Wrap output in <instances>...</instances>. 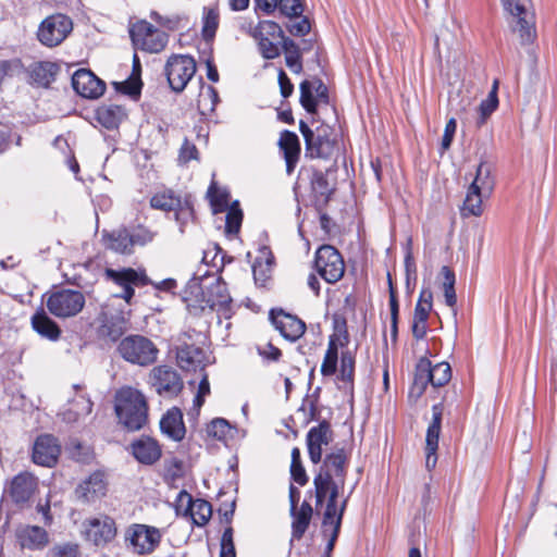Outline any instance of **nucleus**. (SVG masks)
Returning a JSON list of instances; mask_svg holds the SVG:
<instances>
[{"label": "nucleus", "instance_id": "5701e85b", "mask_svg": "<svg viewBox=\"0 0 557 557\" xmlns=\"http://www.w3.org/2000/svg\"><path fill=\"white\" fill-rule=\"evenodd\" d=\"M115 522L108 516H100L87 521L86 535L96 545H102L114 539Z\"/></svg>", "mask_w": 557, "mask_h": 557}, {"label": "nucleus", "instance_id": "9b49d317", "mask_svg": "<svg viewBox=\"0 0 557 557\" xmlns=\"http://www.w3.org/2000/svg\"><path fill=\"white\" fill-rule=\"evenodd\" d=\"M314 265L320 276L327 283L338 282L345 273L344 259L331 245H323L317 250Z\"/></svg>", "mask_w": 557, "mask_h": 557}, {"label": "nucleus", "instance_id": "f8f14e48", "mask_svg": "<svg viewBox=\"0 0 557 557\" xmlns=\"http://www.w3.org/2000/svg\"><path fill=\"white\" fill-rule=\"evenodd\" d=\"M164 72L172 90L183 91L196 73L194 58L185 54H174L166 61Z\"/></svg>", "mask_w": 557, "mask_h": 557}, {"label": "nucleus", "instance_id": "6e6552de", "mask_svg": "<svg viewBox=\"0 0 557 557\" xmlns=\"http://www.w3.org/2000/svg\"><path fill=\"white\" fill-rule=\"evenodd\" d=\"M104 275L121 288V292L115 293L113 296L125 300L127 305L132 304L135 287H143L149 283L145 271H137L132 268L106 269Z\"/></svg>", "mask_w": 557, "mask_h": 557}, {"label": "nucleus", "instance_id": "a211bd4d", "mask_svg": "<svg viewBox=\"0 0 557 557\" xmlns=\"http://www.w3.org/2000/svg\"><path fill=\"white\" fill-rule=\"evenodd\" d=\"M270 319L281 335L292 342L297 341L306 331V324L300 319L280 310H271Z\"/></svg>", "mask_w": 557, "mask_h": 557}, {"label": "nucleus", "instance_id": "7ed1b4c3", "mask_svg": "<svg viewBox=\"0 0 557 557\" xmlns=\"http://www.w3.org/2000/svg\"><path fill=\"white\" fill-rule=\"evenodd\" d=\"M492 172V164L486 161L479 163L474 178L468 187L463 205L460 209L463 218L480 216L483 213V201L491 197L495 187Z\"/></svg>", "mask_w": 557, "mask_h": 557}, {"label": "nucleus", "instance_id": "bb28decb", "mask_svg": "<svg viewBox=\"0 0 557 557\" xmlns=\"http://www.w3.org/2000/svg\"><path fill=\"white\" fill-rule=\"evenodd\" d=\"M134 457L145 465H152L161 457L158 442L151 437H141L132 444Z\"/></svg>", "mask_w": 557, "mask_h": 557}, {"label": "nucleus", "instance_id": "9d476101", "mask_svg": "<svg viewBox=\"0 0 557 557\" xmlns=\"http://www.w3.org/2000/svg\"><path fill=\"white\" fill-rule=\"evenodd\" d=\"M73 29L72 20L64 14H52L46 17L37 32L38 40L46 47L59 46Z\"/></svg>", "mask_w": 557, "mask_h": 557}, {"label": "nucleus", "instance_id": "f03ea898", "mask_svg": "<svg viewBox=\"0 0 557 557\" xmlns=\"http://www.w3.org/2000/svg\"><path fill=\"white\" fill-rule=\"evenodd\" d=\"M114 407L119 422L127 430L138 431L147 423L148 404L140 391L131 386L120 388Z\"/></svg>", "mask_w": 557, "mask_h": 557}, {"label": "nucleus", "instance_id": "5fc2aeb1", "mask_svg": "<svg viewBox=\"0 0 557 557\" xmlns=\"http://www.w3.org/2000/svg\"><path fill=\"white\" fill-rule=\"evenodd\" d=\"M277 4L282 14L288 17H298L304 12L300 0H280Z\"/></svg>", "mask_w": 557, "mask_h": 557}, {"label": "nucleus", "instance_id": "393cba45", "mask_svg": "<svg viewBox=\"0 0 557 557\" xmlns=\"http://www.w3.org/2000/svg\"><path fill=\"white\" fill-rule=\"evenodd\" d=\"M332 441V431L327 422L323 421L312 428L307 434V445L310 460L318 463L322 458V446L329 445Z\"/></svg>", "mask_w": 557, "mask_h": 557}, {"label": "nucleus", "instance_id": "473e14b6", "mask_svg": "<svg viewBox=\"0 0 557 557\" xmlns=\"http://www.w3.org/2000/svg\"><path fill=\"white\" fill-rule=\"evenodd\" d=\"M97 121L108 129H113L125 119L126 113L121 106H103L97 110Z\"/></svg>", "mask_w": 557, "mask_h": 557}, {"label": "nucleus", "instance_id": "09e8293b", "mask_svg": "<svg viewBox=\"0 0 557 557\" xmlns=\"http://www.w3.org/2000/svg\"><path fill=\"white\" fill-rule=\"evenodd\" d=\"M243 221V212L239 209V205L235 201L228 209L226 214L225 230L228 234H237L239 232Z\"/></svg>", "mask_w": 557, "mask_h": 557}, {"label": "nucleus", "instance_id": "a878e982", "mask_svg": "<svg viewBox=\"0 0 557 557\" xmlns=\"http://www.w3.org/2000/svg\"><path fill=\"white\" fill-rule=\"evenodd\" d=\"M107 481L102 472H94L83 481L75 490L78 499L85 503L95 502L107 493Z\"/></svg>", "mask_w": 557, "mask_h": 557}, {"label": "nucleus", "instance_id": "0eeeda50", "mask_svg": "<svg viewBox=\"0 0 557 557\" xmlns=\"http://www.w3.org/2000/svg\"><path fill=\"white\" fill-rule=\"evenodd\" d=\"M48 311L59 319L76 317L85 307V295L77 289L60 288L48 293L45 300Z\"/></svg>", "mask_w": 557, "mask_h": 557}, {"label": "nucleus", "instance_id": "49530a36", "mask_svg": "<svg viewBox=\"0 0 557 557\" xmlns=\"http://www.w3.org/2000/svg\"><path fill=\"white\" fill-rule=\"evenodd\" d=\"M314 84L312 81H304L300 84V103L309 112L314 113L317 110V101L313 95Z\"/></svg>", "mask_w": 557, "mask_h": 557}, {"label": "nucleus", "instance_id": "72a5a7b5", "mask_svg": "<svg viewBox=\"0 0 557 557\" xmlns=\"http://www.w3.org/2000/svg\"><path fill=\"white\" fill-rule=\"evenodd\" d=\"M355 376V355L351 350L346 349L341 354V367L337 374V380L344 384L345 387L352 389Z\"/></svg>", "mask_w": 557, "mask_h": 557}, {"label": "nucleus", "instance_id": "c03bdc74", "mask_svg": "<svg viewBox=\"0 0 557 557\" xmlns=\"http://www.w3.org/2000/svg\"><path fill=\"white\" fill-rule=\"evenodd\" d=\"M208 197L214 213L223 212L227 209L230 195L226 190L218 188L214 183L208 189Z\"/></svg>", "mask_w": 557, "mask_h": 557}, {"label": "nucleus", "instance_id": "39448f33", "mask_svg": "<svg viewBox=\"0 0 557 557\" xmlns=\"http://www.w3.org/2000/svg\"><path fill=\"white\" fill-rule=\"evenodd\" d=\"M117 354L132 364L148 367L158 359L159 349L148 337L143 335H128L117 345Z\"/></svg>", "mask_w": 557, "mask_h": 557}, {"label": "nucleus", "instance_id": "4be33fe9", "mask_svg": "<svg viewBox=\"0 0 557 557\" xmlns=\"http://www.w3.org/2000/svg\"><path fill=\"white\" fill-rule=\"evenodd\" d=\"M300 132L305 138L306 151L311 158H327L332 150V144L325 132L317 129V134L304 122L299 123Z\"/></svg>", "mask_w": 557, "mask_h": 557}, {"label": "nucleus", "instance_id": "4c0bfd02", "mask_svg": "<svg viewBox=\"0 0 557 557\" xmlns=\"http://www.w3.org/2000/svg\"><path fill=\"white\" fill-rule=\"evenodd\" d=\"M219 97L214 87L210 85H203L200 88L197 107L201 114H208L214 111L218 103Z\"/></svg>", "mask_w": 557, "mask_h": 557}, {"label": "nucleus", "instance_id": "a19ab883", "mask_svg": "<svg viewBox=\"0 0 557 557\" xmlns=\"http://www.w3.org/2000/svg\"><path fill=\"white\" fill-rule=\"evenodd\" d=\"M441 274L444 277L443 290L445 302L447 306L453 308L457 302V296L455 292V273L447 265H444L441 269Z\"/></svg>", "mask_w": 557, "mask_h": 557}, {"label": "nucleus", "instance_id": "3c124183", "mask_svg": "<svg viewBox=\"0 0 557 557\" xmlns=\"http://www.w3.org/2000/svg\"><path fill=\"white\" fill-rule=\"evenodd\" d=\"M225 292L226 288L223 284L216 283L215 285H213L211 287V294L216 295V298H209L207 305L211 309L226 308L231 302V298Z\"/></svg>", "mask_w": 557, "mask_h": 557}, {"label": "nucleus", "instance_id": "052dcab7", "mask_svg": "<svg viewBox=\"0 0 557 557\" xmlns=\"http://www.w3.org/2000/svg\"><path fill=\"white\" fill-rule=\"evenodd\" d=\"M287 29L293 36H305L310 32L311 25L307 17H302L300 21L287 25Z\"/></svg>", "mask_w": 557, "mask_h": 557}, {"label": "nucleus", "instance_id": "7c9ffc66", "mask_svg": "<svg viewBox=\"0 0 557 557\" xmlns=\"http://www.w3.org/2000/svg\"><path fill=\"white\" fill-rule=\"evenodd\" d=\"M313 509L308 502H304L299 508H290L292 540H300L309 528Z\"/></svg>", "mask_w": 557, "mask_h": 557}, {"label": "nucleus", "instance_id": "ddd939ff", "mask_svg": "<svg viewBox=\"0 0 557 557\" xmlns=\"http://www.w3.org/2000/svg\"><path fill=\"white\" fill-rule=\"evenodd\" d=\"M150 386L158 395L165 398L177 396L183 389V380L172 367H154L148 375Z\"/></svg>", "mask_w": 557, "mask_h": 557}, {"label": "nucleus", "instance_id": "de8ad7c7", "mask_svg": "<svg viewBox=\"0 0 557 557\" xmlns=\"http://www.w3.org/2000/svg\"><path fill=\"white\" fill-rule=\"evenodd\" d=\"M141 79L140 77L131 75L124 82H115L114 87L117 91L128 95L132 98H138L141 90Z\"/></svg>", "mask_w": 557, "mask_h": 557}, {"label": "nucleus", "instance_id": "69168bd1", "mask_svg": "<svg viewBox=\"0 0 557 557\" xmlns=\"http://www.w3.org/2000/svg\"><path fill=\"white\" fill-rule=\"evenodd\" d=\"M290 474L293 480L299 485L304 486L307 484L308 476L306 474L302 463L290 465Z\"/></svg>", "mask_w": 557, "mask_h": 557}, {"label": "nucleus", "instance_id": "13d9d810", "mask_svg": "<svg viewBox=\"0 0 557 557\" xmlns=\"http://www.w3.org/2000/svg\"><path fill=\"white\" fill-rule=\"evenodd\" d=\"M198 158V150L196 146L188 140H185L181 147L178 161L181 163H187L190 160H196Z\"/></svg>", "mask_w": 557, "mask_h": 557}, {"label": "nucleus", "instance_id": "864d4df0", "mask_svg": "<svg viewBox=\"0 0 557 557\" xmlns=\"http://www.w3.org/2000/svg\"><path fill=\"white\" fill-rule=\"evenodd\" d=\"M311 186L312 190L323 198H327L332 193L327 178L320 172L313 174Z\"/></svg>", "mask_w": 557, "mask_h": 557}, {"label": "nucleus", "instance_id": "423d86ee", "mask_svg": "<svg viewBox=\"0 0 557 557\" xmlns=\"http://www.w3.org/2000/svg\"><path fill=\"white\" fill-rule=\"evenodd\" d=\"M451 379V369L447 362H438L431 366L426 358H421L416 367L413 382L410 388V396L420 397L429 383L434 387L447 384Z\"/></svg>", "mask_w": 557, "mask_h": 557}, {"label": "nucleus", "instance_id": "e433bc0d", "mask_svg": "<svg viewBox=\"0 0 557 557\" xmlns=\"http://www.w3.org/2000/svg\"><path fill=\"white\" fill-rule=\"evenodd\" d=\"M498 81H495L493 87L487 96L478 108L479 119L476 121L478 126H482L488 116L496 110L498 106L497 98Z\"/></svg>", "mask_w": 557, "mask_h": 557}, {"label": "nucleus", "instance_id": "37998d69", "mask_svg": "<svg viewBox=\"0 0 557 557\" xmlns=\"http://www.w3.org/2000/svg\"><path fill=\"white\" fill-rule=\"evenodd\" d=\"M433 293L429 288L421 290L418 302L414 308L413 318L420 321H428L430 311L432 310Z\"/></svg>", "mask_w": 557, "mask_h": 557}, {"label": "nucleus", "instance_id": "6ab92c4d", "mask_svg": "<svg viewBox=\"0 0 557 557\" xmlns=\"http://www.w3.org/2000/svg\"><path fill=\"white\" fill-rule=\"evenodd\" d=\"M72 86L78 95L90 99L102 96L106 90L104 83L91 71L86 69L77 70L74 73L72 77Z\"/></svg>", "mask_w": 557, "mask_h": 557}, {"label": "nucleus", "instance_id": "dca6fc26", "mask_svg": "<svg viewBox=\"0 0 557 557\" xmlns=\"http://www.w3.org/2000/svg\"><path fill=\"white\" fill-rule=\"evenodd\" d=\"M191 334L185 332L177 337L176 359L178 366L185 371L203 370L206 366V351L189 343Z\"/></svg>", "mask_w": 557, "mask_h": 557}, {"label": "nucleus", "instance_id": "0e129e2a", "mask_svg": "<svg viewBox=\"0 0 557 557\" xmlns=\"http://www.w3.org/2000/svg\"><path fill=\"white\" fill-rule=\"evenodd\" d=\"M258 352L262 357H264L269 360H273V361L278 360V358L281 357V350L270 343H268L263 346H258Z\"/></svg>", "mask_w": 557, "mask_h": 557}, {"label": "nucleus", "instance_id": "a18cd8bd", "mask_svg": "<svg viewBox=\"0 0 557 557\" xmlns=\"http://www.w3.org/2000/svg\"><path fill=\"white\" fill-rule=\"evenodd\" d=\"M253 37H269V38H286L281 26L272 21H262L252 32Z\"/></svg>", "mask_w": 557, "mask_h": 557}, {"label": "nucleus", "instance_id": "58836bf2", "mask_svg": "<svg viewBox=\"0 0 557 557\" xmlns=\"http://www.w3.org/2000/svg\"><path fill=\"white\" fill-rule=\"evenodd\" d=\"M150 205L154 209L169 212L176 210L181 206V199L172 190H164L156 194L151 198Z\"/></svg>", "mask_w": 557, "mask_h": 557}, {"label": "nucleus", "instance_id": "680f3d73", "mask_svg": "<svg viewBox=\"0 0 557 557\" xmlns=\"http://www.w3.org/2000/svg\"><path fill=\"white\" fill-rule=\"evenodd\" d=\"M278 85L281 95L284 98H288L293 94L294 86L283 70L278 72Z\"/></svg>", "mask_w": 557, "mask_h": 557}, {"label": "nucleus", "instance_id": "bf43d9fd", "mask_svg": "<svg viewBox=\"0 0 557 557\" xmlns=\"http://www.w3.org/2000/svg\"><path fill=\"white\" fill-rule=\"evenodd\" d=\"M153 236H154L153 233L150 232L149 230L144 228V227H138L133 233H131L133 247L135 245L143 246V245L151 242L153 239Z\"/></svg>", "mask_w": 557, "mask_h": 557}, {"label": "nucleus", "instance_id": "20e7f679", "mask_svg": "<svg viewBox=\"0 0 557 557\" xmlns=\"http://www.w3.org/2000/svg\"><path fill=\"white\" fill-rule=\"evenodd\" d=\"M504 11L510 16V28L519 35L522 45L536 38L535 14L531 0H500Z\"/></svg>", "mask_w": 557, "mask_h": 557}, {"label": "nucleus", "instance_id": "338daca9", "mask_svg": "<svg viewBox=\"0 0 557 557\" xmlns=\"http://www.w3.org/2000/svg\"><path fill=\"white\" fill-rule=\"evenodd\" d=\"M210 393V385L207 374H205L199 383L198 394L195 398V404L200 407L203 404L205 396Z\"/></svg>", "mask_w": 557, "mask_h": 557}, {"label": "nucleus", "instance_id": "ea45409f", "mask_svg": "<svg viewBox=\"0 0 557 557\" xmlns=\"http://www.w3.org/2000/svg\"><path fill=\"white\" fill-rule=\"evenodd\" d=\"M338 361V346L334 337H331L325 352L323 362L321 364V374L324 376L334 375L337 371Z\"/></svg>", "mask_w": 557, "mask_h": 557}, {"label": "nucleus", "instance_id": "6e6d98bb", "mask_svg": "<svg viewBox=\"0 0 557 557\" xmlns=\"http://www.w3.org/2000/svg\"><path fill=\"white\" fill-rule=\"evenodd\" d=\"M259 42L260 51L265 59H274L280 55L278 47L269 37H253Z\"/></svg>", "mask_w": 557, "mask_h": 557}, {"label": "nucleus", "instance_id": "f704fd0d", "mask_svg": "<svg viewBox=\"0 0 557 557\" xmlns=\"http://www.w3.org/2000/svg\"><path fill=\"white\" fill-rule=\"evenodd\" d=\"M282 48L285 53L286 65L295 73H300L302 71L301 64V51L298 45L286 37L282 40Z\"/></svg>", "mask_w": 557, "mask_h": 557}, {"label": "nucleus", "instance_id": "1a4fd4ad", "mask_svg": "<svg viewBox=\"0 0 557 557\" xmlns=\"http://www.w3.org/2000/svg\"><path fill=\"white\" fill-rule=\"evenodd\" d=\"M129 35L136 49L150 53L162 51L168 42V35L154 28L146 21H139L132 25Z\"/></svg>", "mask_w": 557, "mask_h": 557}, {"label": "nucleus", "instance_id": "aec40b11", "mask_svg": "<svg viewBox=\"0 0 557 557\" xmlns=\"http://www.w3.org/2000/svg\"><path fill=\"white\" fill-rule=\"evenodd\" d=\"M443 407L441 404L432 407V422L430 423L426 431L425 438V466L429 470L433 469L437 462L436 451L438 448V438L441 433Z\"/></svg>", "mask_w": 557, "mask_h": 557}, {"label": "nucleus", "instance_id": "e2e57ef3", "mask_svg": "<svg viewBox=\"0 0 557 557\" xmlns=\"http://www.w3.org/2000/svg\"><path fill=\"white\" fill-rule=\"evenodd\" d=\"M459 96L456 98H450L449 106L450 109L455 111L456 114H462L467 112V109L471 106V98L469 96L461 97L460 101L456 103V100Z\"/></svg>", "mask_w": 557, "mask_h": 557}, {"label": "nucleus", "instance_id": "c756f323", "mask_svg": "<svg viewBox=\"0 0 557 557\" xmlns=\"http://www.w3.org/2000/svg\"><path fill=\"white\" fill-rule=\"evenodd\" d=\"M161 431L174 441H181L185 436L183 414L180 409H170L160 421Z\"/></svg>", "mask_w": 557, "mask_h": 557}, {"label": "nucleus", "instance_id": "c85d7f7f", "mask_svg": "<svg viewBox=\"0 0 557 557\" xmlns=\"http://www.w3.org/2000/svg\"><path fill=\"white\" fill-rule=\"evenodd\" d=\"M278 145L284 152L286 171L288 174H290L299 159L300 144L298 136L293 132L284 131L281 134Z\"/></svg>", "mask_w": 557, "mask_h": 557}, {"label": "nucleus", "instance_id": "cd10ccee", "mask_svg": "<svg viewBox=\"0 0 557 557\" xmlns=\"http://www.w3.org/2000/svg\"><path fill=\"white\" fill-rule=\"evenodd\" d=\"M181 499L186 500L185 515H189L195 524L205 525L209 521L212 515V508L207 500H194L185 491L181 492Z\"/></svg>", "mask_w": 557, "mask_h": 557}, {"label": "nucleus", "instance_id": "2f4dec72", "mask_svg": "<svg viewBox=\"0 0 557 557\" xmlns=\"http://www.w3.org/2000/svg\"><path fill=\"white\" fill-rule=\"evenodd\" d=\"M32 326L40 336L49 341H58L61 336L59 325L42 309L32 317Z\"/></svg>", "mask_w": 557, "mask_h": 557}, {"label": "nucleus", "instance_id": "4d7b16f0", "mask_svg": "<svg viewBox=\"0 0 557 557\" xmlns=\"http://www.w3.org/2000/svg\"><path fill=\"white\" fill-rule=\"evenodd\" d=\"M456 128H457L456 119L455 117L449 119L448 122L446 123V126L444 129V135H443L442 143H441L443 151H446L450 148L451 141L454 139V135L456 133Z\"/></svg>", "mask_w": 557, "mask_h": 557}, {"label": "nucleus", "instance_id": "412c9836", "mask_svg": "<svg viewBox=\"0 0 557 557\" xmlns=\"http://www.w3.org/2000/svg\"><path fill=\"white\" fill-rule=\"evenodd\" d=\"M61 453L60 444L52 435H40L33 447V460L44 467H53Z\"/></svg>", "mask_w": 557, "mask_h": 557}, {"label": "nucleus", "instance_id": "79ce46f5", "mask_svg": "<svg viewBox=\"0 0 557 557\" xmlns=\"http://www.w3.org/2000/svg\"><path fill=\"white\" fill-rule=\"evenodd\" d=\"M109 247L119 253H131L133 244L131 233L127 230H120L110 236Z\"/></svg>", "mask_w": 557, "mask_h": 557}, {"label": "nucleus", "instance_id": "f257e3e1", "mask_svg": "<svg viewBox=\"0 0 557 557\" xmlns=\"http://www.w3.org/2000/svg\"><path fill=\"white\" fill-rule=\"evenodd\" d=\"M346 456L343 450L326 456L319 474L314 478L317 502L320 504L329 497L323 516V533L329 536L327 550H332L337 540L347 499L337 508L339 488L345 483Z\"/></svg>", "mask_w": 557, "mask_h": 557}, {"label": "nucleus", "instance_id": "c9c22d12", "mask_svg": "<svg viewBox=\"0 0 557 557\" xmlns=\"http://www.w3.org/2000/svg\"><path fill=\"white\" fill-rule=\"evenodd\" d=\"M58 66L51 62L36 64L30 72L32 79L39 86L47 87L54 79Z\"/></svg>", "mask_w": 557, "mask_h": 557}, {"label": "nucleus", "instance_id": "8fccbe9b", "mask_svg": "<svg viewBox=\"0 0 557 557\" xmlns=\"http://www.w3.org/2000/svg\"><path fill=\"white\" fill-rule=\"evenodd\" d=\"M219 26V13L214 9H209L203 17L202 36L206 40H211L215 36Z\"/></svg>", "mask_w": 557, "mask_h": 557}, {"label": "nucleus", "instance_id": "b1692460", "mask_svg": "<svg viewBox=\"0 0 557 557\" xmlns=\"http://www.w3.org/2000/svg\"><path fill=\"white\" fill-rule=\"evenodd\" d=\"M15 539L21 548L30 550L41 549L49 542L45 529L29 524L18 525L15 530Z\"/></svg>", "mask_w": 557, "mask_h": 557}, {"label": "nucleus", "instance_id": "f3484780", "mask_svg": "<svg viewBox=\"0 0 557 557\" xmlns=\"http://www.w3.org/2000/svg\"><path fill=\"white\" fill-rule=\"evenodd\" d=\"M160 533L156 528L145 524H133L125 533V541L134 553L144 555L154 550L160 542Z\"/></svg>", "mask_w": 557, "mask_h": 557}, {"label": "nucleus", "instance_id": "774afa93", "mask_svg": "<svg viewBox=\"0 0 557 557\" xmlns=\"http://www.w3.org/2000/svg\"><path fill=\"white\" fill-rule=\"evenodd\" d=\"M78 547L74 544L59 546L55 550V557H77Z\"/></svg>", "mask_w": 557, "mask_h": 557}, {"label": "nucleus", "instance_id": "2eb2a0df", "mask_svg": "<svg viewBox=\"0 0 557 557\" xmlns=\"http://www.w3.org/2000/svg\"><path fill=\"white\" fill-rule=\"evenodd\" d=\"M129 313L107 305L99 315L100 336L117 341L128 330Z\"/></svg>", "mask_w": 557, "mask_h": 557}, {"label": "nucleus", "instance_id": "603ef678", "mask_svg": "<svg viewBox=\"0 0 557 557\" xmlns=\"http://www.w3.org/2000/svg\"><path fill=\"white\" fill-rule=\"evenodd\" d=\"M230 423L222 418L213 419L207 428V433L218 440H223L230 432Z\"/></svg>", "mask_w": 557, "mask_h": 557}, {"label": "nucleus", "instance_id": "4468645a", "mask_svg": "<svg viewBox=\"0 0 557 557\" xmlns=\"http://www.w3.org/2000/svg\"><path fill=\"white\" fill-rule=\"evenodd\" d=\"M38 487L39 482L34 474L30 472H21L13 476L5 492L16 506L24 508L29 505L30 500L38 492Z\"/></svg>", "mask_w": 557, "mask_h": 557}]
</instances>
